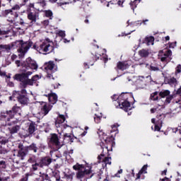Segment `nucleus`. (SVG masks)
<instances>
[{
	"instance_id": "nucleus-1",
	"label": "nucleus",
	"mask_w": 181,
	"mask_h": 181,
	"mask_svg": "<svg viewBox=\"0 0 181 181\" xmlns=\"http://www.w3.org/2000/svg\"><path fill=\"white\" fill-rule=\"evenodd\" d=\"M64 121H66V117H64V115L59 114L55 122V125L57 128H61V129H58V132H60V135H62V132H64V139H66L70 142V144H71V142H73V139H71V136L69 134H67V132H73V129L69 125L64 124L63 123Z\"/></svg>"
},
{
	"instance_id": "nucleus-2",
	"label": "nucleus",
	"mask_w": 181,
	"mask_h": 181,
	"mask_svg": "<svg viewBox=\"0 0 181 181\" xmlns=\"http://www.w3.org/2000/svg\"><path fill=\"white\" fill-rule=\"evenodd\" d=\"M32 74H33L32 71H28L21 74H16L14 78L15 80L21 81L23 84V87H26V86H33L34 84L38 86L37 81L40 80V76L35 75L33 76L31 79H29V76H32Z\"/></svg>"
},
{
	"instance_id": "nucleus-3",
	"label": "nucleus",
	"mask_w": 181,
	"mask_h": 181,
	"mask_svg": "<svg viewBox=\"0 0 181 181\" xmlns=\"http://www.w3.org/2000/svg\"><path fill=\"white\" fill-rule=\"evenodd\" d=\"M112 100L115 101L117 100V103H115L117 108H121V110H124L126 112L132 110L131 103L128 101L127 93H122L119 96L118 95H114Z\"/></svg>"
},
{
	"instance_id": "nucleus-4",
	"label": "nucleus",
	"mask_w": 181,
	"mask_h": 181,
	"mask_svg": "<svg viewBox=\"0 0 181 181\" xmlns=\"http://www.w3.org/2000/svg\"><path fill=\"white\" fill-rule=\"evenodd\" d=\"M18 114L21 115V107L14 106L12 110L6 111L1 114V121L7 122V125H11V124H16V119L15 115Z\"/></svg>"
},
{
	"instance_id": "nucleus-5",
	"label": "nucleus",
	"mask_w": 181,
	"mask_h": 181,
	"mask_svg": "<svg viewBox=\"0 0 181 181\" xmlns=\"http://www.w3.org/2000/svg\"><path fill=\"white\" fill-rule=\"evenodd\" d=\"M54 46L53 42L47 39L40 44V47L36 48V45H34V49H36L39 53H52L54 49Z\"/></svg>"
},
{
	"instance_id": "nucleus-6",
	"label": "nucleus",
	"mask_w": 181,
	"mask_h": 181,
	"mask_svg": "<svg viewBox=\"0 0 181 181\" xmlns=\"http://www.w3.org/2000/svg\"><path fill=\"white\" fill-rule=\"evenodd\" d=\"M73 169L74 170H78L76 173L77 179H83L86 175H90V173H91V167L88 166L86 168L82 164L76 163L73 166Z\"/></svg>"
},
{
	"instance_id": "nucleus-7",
	"label": "nucleus",
	"mask_w": 181,
	"mask_h": 181,
	"mask_svg": "<svg viewBox=\"0 0 181 181\" xmlns=\"http://www.w3.org/2000/svg\"><path fill=\"white\" fill-rule=\"evenodd\" d=\"M40 105L41 111L39 112L37 114L39 118H43L45 115H47L49 114V112L52 110V108H53V106L47 104V103L45 102L41 103Z\"/></svg>"
},
{
	"instance_id": "nucleus-8",
	"label": "nucleus",
	"mask_w": 181,
	"mask_h": 181,
	"mask_svg": "<svg viewBox=\"0 0 181 181\" xmlns=\"http://www.w3.org/2000/svg\"><path fill=\"white\" fill-rule=\"evenodd\" d=\"M16 43L19 45L18 56L19 57H23L30 46L28 42H23V41H17Z\"/></svg>"
},
{
	"instance_id": "nucleus-9",
	"label": "nucleus",
	"mask_w": 181,
	"mask_h": 181,
	"mask_svg": "<svg viewBox=\"0 0 181 181\" xmlns=\"http://www.w3.org/2000/svg\"><path fill=\"white\" fill-rule=\"evenodd\" d=\"M23 67H25L28 70L31 69V70H37V64L36 61L32 59V58L28 57L26 60L22 64Z\"/></svg>"
},
{
	"instance_id": "nucleus-10",
	"label": "nucleus",
	"mask_w": 181,
	"mask_h": 181,
	"mask_svg": "<svg viewBox=\"0 0 181 181\" xmlns=\"http://www.w3.org/2000/svg\"><path fill=\"white\" fill-rule=\"evenodd\" d=\"M20 9L21 6L16 4L11 8V10H5L4 12V16H5L6 18H18V16H19L18 13H13V11H19Z\"/></svg>"
},
{
	"instance_id": "nucleus-11",
	"label": "nucleus",
	"mask_w": 181,
	"mask_h": 181,
	"mask_svg": "<svg viewBox=\"0 0 181 181\" xmlns=\"http://www.w3.org/2000/svg\"><path fill=\"white\" fill-rule=\"evenodd\" d=\"M131 80L134 83L135 86H136L138 88H144L145 86V78L144 76L135 77Z\"/></svg>"
},
{
	"instance_id": "nucleus-12",
	"label": "nucleus",
	"mask_w": 181,
	"mask_h": 181,
	"mask_svg": "<svg viewBox=\"0 0 181 181\" xmlns=\"http://www.w3.org/2000/svg\"><path fill=\"white\" fill-rule=\"evenodd\" d=\"M50 163H52V159L47 157L42 159L40 163H35L33 165V168L34 170H37V166H40V168H43V166H47V165H50Z\"/></svg>"
},
{
	"instance_id": "nucleus-13",
	"label": "nucleus",
	"mask_w": 181,
	"mask_h": 181,
	"mask_svg": "<svg viewBox=\"0 0 181 181\" xmlns=\"http://www.w3.org/2000/svg\"><path fill=\"white\" fill-rule=\"evenodd\" d=\"M159 95L161 97V98H165V97H166L165 103L168 104L170 103V101H172L173 99V95H170V91L169 90H164L160 91L159 93Z\"/></svg>"
},
{
	"instance_id": "nucleus-14",
	"label": "nucleus",
	"mask_w": 181,
	"mask_h": 181,
	"mask_svg": "<svg viewBox=\"0 0 181 181\" xmlns=\"http://www.w3.org/2000/svg\"><path fill=\"white\" fill-rule=\"evenodd\" d=\"M172 55V51L168 49H164L161 51L159 52L158 53V57L160 59L162 62H166V59L169 57V56Z\"/></svg>"
},
{
	"instance_id": "nucleus-15",
	"label": "nucleus",
	"mask_w": 181,
	"mask_h": 181,
	"mask_svg": "<svg viewBox=\"0 0 181 181\" xmlns=\"http://www.w3.org/2000/svg\"><path fill=\"white\" fill-rule=\"evenodd\" d=\"M157 105H158L159 107H153L151 109V113L155 114V112H158L159 110H162V108H165V102L162 100V98H159L157 102Z\"/></svg>"
},
{
	"instance_id": "nucleus-16",
	"label": "nucleus",
	"mask_w": 181,
	"mask_h": 181,
	"mask_svg": "<svg viewBox=\"0 0 181 181\" xmlns=\"http://www.w3.org/2000/svg\"><path fill=\"white\" fill-rule=\"evenodd\" d=\"M45 69L48 74L47 77H49L50 78V77H52V74H50L49 73H52V71L54 69V63H53V62H49L45 64Z\"/></svg>"
},
{
	"instance_id": "nucleus-17",
	"label": "nucleus",
	"mask_w": 181,
	"mask_h": 181,
	"mask_svg": "<svg viewBox=\"0 0 181 181\" xmlns=\"http://www.w3.org/2000/svg\"><path fill=\"white\" fill-rule=\"evenodd\" d=\"M13 97H17L19 103L21 104H28V103H29V99L25 95L16 96V94H14Z\"/></svg>"
},
{
	"instance_id": "nucleus-18",
	"label": "nucleus",
	"mask_w": 181,
	"mask_h": 181,
	"mask_svg": "<svg viewBox=\"0 0 181 181\" xmlns=\"http://www.w3.org/2000/svg\"><path fill=\"white\" fill-rule=\"evenodd\" d=\"M28 18L29 19V21H31L32 23H35L36 22V21H37V19H39V15L35 13H29L28 14Z\"/></svg>"
},
{
	"instance_id": "nucleus-19",
	"label": "nucleus",
	"mask_w": 181,
	"mask_h": 181,
	"mask_svg": "<svg viewBox=\"0 0 181 181\" xmlns=\"http://www.w3.org/2000/svg\"><path fill=\"white\" fill-rule=\"evenodd\" d=\"M48 100L50 104H52V105L56 104V103H57V95H56L55 93L49 94L48 97Z\"/></svg>"
},
{
	"instance_id": "nucleus-20",
	"label": "nucleus",
	"mask_w": 181,
	"mask_h": 181,
	"mask_svg": "<svg viewBox=\"0 0 181 181\" xmlns=\"http://www.w3.org/2000/svg\"><path fill=\"white\" fill-rule=\"evenodd\" d=\"M10 134H17V132L21 129V126L19 125H15V126H11L8 128Z\"/></svg>"
},
{
	"instance_id": "nucleus-21",
	"label": "nucleus",
	"mask_w": 181,
	"mask_h": 181,
	"mask_svg": "<svg viewBox=\"0 0 181 181\" xmlns=\"http://www.w3.org/2000/svg\"><path fill=\"white\" fill-rule=\"evenodd\" d=\"M45 5H46V4L45 3V0H39L38 2L34 4V6H35L37 11H40V8H43Z\"/></svg>"
},
{
	"instance_id": "nucleus-22",
	"label": "nucleus",
	"mask_w": 181,
	"mask_h": 181,
	"mask_svg": "<svg viewBox=\"0 0 181 181\" xmlns=\"http://www.w3.org/2000/svg\"><path fill=\"white\" fill-rule=\"evenodd\" d=\"M51 142L54 144V145H56L57 146H60V142L59 141V137H57V135L56 134H52V136H51Z\"/></svg>"
},
{
	"instance_id": "nucleus-23",
	"label": "nucleus",
	"mask_w": 181,
	"mask_h": 181,
	"mask_svg": "<svg viewBox=\"0 0 181 181\" xmlns=\"http://www.w3.org/2000/svg\"><path fill=\"white\" fill-rule=\"evenodd\" d=\"M129 66L128 65V63L127 62H119L117 64V69L119 70H125L128 69Z\"/></svg>"
},
{
	"instance_id": "nucleus-24",
	"label": "nucleus",
	"mask_w": 181,
	"mask_h": 181,
	"mask_svg": "<svg viewBox=\"0 0 181 181\" xmlns=\"http://www.w3.org/2000/svg\"><path fill=\"white\" fill-rule=\"evenodd\" d=\"M148 169V165H144L139 173L137 174V179H140L141 175H144V173H147L146 170Z\"/></svg>"
},
{
	"instance_id": "nucleus-25",
	"label": "nucleus",
	"mask_w": 181,
	"mask_h": 181,
	"mask_svg": "<svg viewBox=\"0 0 181 181\" xmlns=\"http://www.w3.org/2000/svg\"><path fill=\"white\" fill-rule=\"evenodd\" d=\"M153 42H155V38H153V37H147L145 39L144 43H146L148 46H151V45H153Z\"/></svg>"
},
{
	"instance_id": "nucleus-26",
	"label": "nucleus",
	"mask_w": 181,
	"mask_h": 181,
	"mask_svg": "<svg viewBox=\"0 0 181 181\" xmlns=\"http://www.w3.org/2000/svg\"><path fill=\"white\" fill-rule=\"evenodd\" d=\"M87 134V132H84L82 129H77L75 134L76 136H84Z\"/></svg>"
},
{
	"instance_id": "nucleus-27",
	"label": "nucleus",
	"mask_w": 181,
	"mask_h": 181,
	"mask_svg": "<svg viewBox=\"0 0 181 181\" xmlns=\"http://www.w3.org/2000/svg\"><path fill=\"white\" fill-rule=\"evenodd\" d=\"M139 54L141 56V57H148L149 55V52L146 49H141L139 52Z\"/></svg>"
},
{
	"instance_id": "nucleus-28",
	"label": "nucleus",
	"mask_w": 181,
	"mask_h": 181,
	"mask_svg": "<svg viewBox=\"0 0 181 181\" xmlns=\"http://www.w3.org/2000/svg\"><path fill=\"white\" fill-rule=\"evenodd\" d=\"M141 2V0H134L130 2V6H132V9L136 8V5Z\"/></svg>"
},
{
	"instance_id": "nucleus-29",
	"label": "nucleus",
	"mask_w": 181,
	"mask_h": 181,
	"mask_svg": "<svg viewBox=\"0 0 181 181\" xmlns=\"http://www.w3.org/2000/svg\"><path fill=\"white\" fill-rule=\"evenodd\" d=\"M101 118H103V115H101V113L100 115H95V117H94V121L95 124H100V122H101Z\"/></svg>"
},
{
	"instance_id": "nucleus-30",
	"label": "nucleus",
	"mask_w": 181,
	"mask_h": 181,
	"mask_svg": "<svg viewBox=\"0 0 181 181\" xmlns=\"http://www.w3.org/2000/svg\"><path fill=\"white\" fill-rule=\"evenodd\" d=\"M168 84H170V86H176V84H177V81H176V78H171L168 80Z\"/></svg>"
},
{
	"instance_id": "nucleus-31",
	"label": "nucleus",
	"mask_w": 181,
	"mask_h": 181,
	"mask_svg": "<svg viewBox=\"0 0 181 181\" xmlns=\"http://www.w3.org/2000/svg\"><path fill=\"white\" fill-rule=\"evenodd\" d=\"M12 49L11 45H1L2 52H9Z\"/></svg>"
},
{
	"instance_id": "nucleus-32",
	"label": "nucleus",
	"mask_w": 181,
	"mask_h": 181,
	"mask_svg": "<svg viewBox=\"0 0 181 181\" xmlns=\"http://www.w3.org/2000/svg\"><path fill=\"white\" fill-rule=\"evenodd\" d=\"M151 100L153 101H156L158 100V92H155L151 95Z\"/></svg>"
},
{
	"instance_id": "nucleus-33",
	"label": "nucleus",
	"mask_w": 181,
	"mask_h": 181,
	"mask_svg": "<svg viewBox=\"0 0 181 181\" xmlns=\"http://www.w3.org/2000/svg\"><path fill=\"white\" fill-rule=\"evenodd\" d=\"M146 67H148V69H149L150 70H151V71H158V70H159V68H158L157 66H150L148 64H145Z\"/></svg>"
},
{
	"instance_id": "nucleus-34",
	"label": "nucleus",
	"mask_w": 181,
	"mask_h": 181,
	"mask_svg": "<svg viewBox=\"0 0 181 181\" xmlns=\"http://www.w3.org/2000/svg\"><path fill=\"white\" fill-rule=\"evenodd\" d=\"M56 35H59L61 37H66V32L63 30H58L55 32Z\"/></svg>"
},
{
	"instance_id": "nucleus-35",
	"label": "nucleus",
	"mask_w": 181,
	"mask_h": 181,
	"mask_svg": "<svg viewBox=\"0 0 181 181\" xmlns=\"http://www.w3.org/2000/svg\"><path fill=\"white\" fill-rule=\"evenodd\" d=\"M28 132L29 134H33L35 132V124H30L28 128Z\"/></svg>"
},
{
	"instance_id": "nucleus-36",
	"label": "nucleus",
	"mask_w": 181,
	"mask_h": 181,
	"mask_svg": "<svg viewBox=\"0 0 181 181\" xmlns=\"http://www.w3.org/2000/svg\"><path fill=\"white\" fill-rule=\"evenodd\" d=\"M103 162H105V165H111V158L106 157L104 158Z\"/></svg>"
},
{
	"instance_id": "nucleus-37",
	"label": "nucleus",
	"mask_w": 181,
	"mask_h": 181,
	"mask_svg": "<svg viewBox=\"0 0 181 181\" xmlns=\"http://www.w3.org/2000/svg\"><path fill=\"white\" fill-rule=\"evenodd\" d=\"M151 122H152V124H155L154 131H160V127H159V126H158V124H156V123H155V119H152Z\"/></svg>"
},
{
	"instance_id": "nucleus-38",
	"label": "nucleus",
	"mask_w": 181,
	"mask_h": 181,
	"mask_svg": "<svg viewBox=\"0 0 181 181\" xmlns=\"http://www.w3.org/2000/svg\"><path fill=\"white\" fill-rule=\"evenodd\" d=\"M52 16H53V13L52 12V11L50 10L45 11V16H47V18H52Z\"/></svg>"
},
{
	"instance_id": "nucleus-39",
	"label": "nucleus",
	"mask_w": 181,
	"mask_h": 181,
	"mask_svg": "<svg viewBox=\"0 0 181 181\" xmlns=\"http://www.w3.org/2000/svg\"><path fill=\"white\" fill-rule=\"evenodd\" d=\"M114 4H117V5L121 6L124 4L125 0H112Z\"/></svg>"
},
{
	"instance_id": "nucleus-40",
	"label": "nucleus",
	"mask_w": 181,
	"mask_h": 181,
	"mask_svg": "<svg viewBox=\"0 0 181 181\" xmlns=\"http://www.w3.org/2000/svg\"><path fill=\"white\" fill-rule=\"evenodd\" d=\"M121 173H122V169L119 170L117 173H116L115 175V177H121V176L119 175H121Z\"/></svg>"
},
{
	"instance_id": "nucleus-41",
	"label": "nucleus",
	"mask_w": 181,
	"mask_h": 181,
	"mask_svg": "<svg viewBox=\"0 0 181 181\" xmlns=\"http://www.w3.org/2000/svg\"><path fill=\"white\" fill-rule=\"evenodd\" d=\"M112 130L111 132H115L118 131V127H117V126L115 124H113V125H112Z\"/></svg>"
},
{
	"instance_id": "nucleus-42",
	"label": "nucleus",
	"mask_w": 181,
	"mask_h": 181,
	"mask_svg": "<svg viewBox=\"0 0 181 181\" xmlns=\"http://www.w3.org/2000/svg\"><path fill=\"white\" fill-rule=\"evenodd\" d=\"M18 155H19V156H25V155H26V153H25V151L23 150H21L18 151Z\"/></svg>"
},
{
	"instance_id": "nucleus-43",
	"label": "nucleus",
	"mask_w": 181,
	"mask_h": 181,
	"mask_svg": "<svg viewBox=\"0 0 181 181\" xmlns=\"http://www.w3.org/2000/svg\"><path fill=\"white\" fill-rule=\"evenodd\" d=\"M75 173H71L69 175H66V177H68V179H73V177L74 176Z\"/></svg>"
},
{
	"instance_id": "nucleus-44",
	"label": "nucleus",
	"mask_w": 181,
	"mask_h": 181,
	"mask_svg": "<svg viewBox=\"0 0 181 181\" xmlns=\"http://www.w3.org/2000/svg\"><path fill=\"white\" fill-rule=\"evenodd\" d=\"M132 25L133 26L138 27V26H141V25H142V23L134 22L132 23Z\"/></svg>"
},
{
	"instance_id": "nucleus-45",
	"label": "nucleus",
	"mask_w": 181,
	"mask_h": 181,
	"mask_svg": "<svg viewBox=\"0 0 181 181\" xmlns=\"http://www.w3.org/2000/svg\"><path fill=\"white\" fill-rule=\"evenodd\" d=\"M180 71H181V65H178L176 67V73H180Z\"/></svg>"
},
{
	"instance_id": "nucleus-46",
	"label": "nucleus",
	"mask_w": 181,
	"mask_h": 181,
	"mask_svg": "<svg viewBox=\"0 0 181 181\" xmlns=\"http://www.w3.org/2000/svg\"><path fill=\"white\" fill-rule=\"evenodd\" d=\"M58 5H59V6H62V5H69V2H60L58 3Z\"/></svg>"
},
{
	"instance_id": "nucleus-47",
	"label": "nucleus",
	"mask_w": 181,
	"mask_h": 181,
	"mask_svg": "<svg viewBox=\"0 0 181 181\" xmlns=\"http://www.w3.org/2000/svg\"><path fill=\"white\" fill-rule=\"evenodd\" d=\"M31 148L34 151V152H37L36 146L35 144H33L31 146Z\"/></svg>"
},
{
	"instance_id": "nucleus-48",
	"label": "nucleus",
	"mask_w": 181,
	"mask_h": 181,
	"mask_svg": "<svg viewBox=\"0 0 181 181\" xmlns=\"http://www.w3.org/2000/svg\"><path fill=\"white\" fill-rule=\"evenodd\" d=\"M43 25H45V26H47V25H49V21H47V20L44 21Z\"/></svg>"
},
{
	"instance_id": "nucleus-49",
	"label": "nucleus",
	"mask_w": 181,
	"mask_h": 181,
	"mask_svg": "<svg viewBox=\"0 0 181 181\" xmlns=\"http://www.w3.org/2000/svg\"><path fill=\"white\" fill-rule=\"evenodd\" d=\"M168 172L167 170H164L162 173H161V175L162 176H166V173Z\"/></svg>"
},
{
	"instance_id": "nucleus-50",
	"label": "nucleus",
	"mask_w": 181,
	"mask_h": 181,
	"mask_svg": "<svg viewBox=\"0 0 181 181\" xmlns=\"http://www.w3.org/2000/svg\"><path fill=\"white\" fill-rule=\"evenodd\" d=\"M63 40H64V43H70V40H68L66 38H64Z\"/></svg>"
},
{
	"instance_id": "nucleus-51",
	"label": "nucleus",
	"mask_w": 181,
	"mask_h": 181,
	"mask_svg": "<svg viewBox=\"0 0 181 181\" xmlns=\"http://www.w3.org/2000/svg\"><path fill=\"white\" fill-rule=\"evenodd\" d=\"M161 181H169V179L168 177H164L160 179Z\"/></svg>"
},
{
	"instance_id": "nucleus-52",
	"label": "nucleus",
	"mask_w": 181,
	"mask_h": 181,
	"mask_svg": "<svg viewBox=\"0 0 181 181\" xmlns=\"http://www.w3.org/2000/svg\"><path fill=\"white\" fill-rule=\"evenodd\" d=\"M16 64H17L18 67H19V66H21V62L20 61H16Z\"/></svg>"
},
{
	"instance_id": "nucleus-53",
	"label": "nucleus",
	"mask_w": 181,
	"mask_h": 181,
	"mask_svg": "<svg viewBox=\"0 0 181 181\" xmlns=\"http://www.w3.org/2000/svg\"><path fill=\"white\" fill-rule=\"evenodd\" d=\"M16 57H17V56L15 55V54H13V55L11 56V59H12L13 60H15V59H16Z\"/></svg>"
},
{
	"instance_id": "nucleus-54",
	"label": "nucleus",
	"mask_w": 181,
	"mask_h": 181,
	"mask_svg": "<svg viewBox=\"0 0 181 181\" xmlns=\"http://www.w3.org/2000/svg\"><path fill=\"white\" fill-rule=\"evenodd\" d=\"M49 2L54 4V2H57V0H49Z\"/></svg>"
},
{
	"instance_id": "nucleus-55",
	"label": "nucleus",
	"mask_w": 181,
	"mask_h": 181,
	"mask_svg": "<svg viewBox=\"0 0 181 181\" xmlns=\"http://www.w3.org/2000/svg\"><path fill=\"white\" fill-rule=\"evenodd\" d=\"M177 146L178 148H181V141H179Z\"/></svg>"
},
{
	"instance_id": "nucleus-56",
	"label": "nucleus",
	"mask_w": 181,
	"mask_h": 181,
	"mask_svg": "<svg viewBox=\"0 0 181 181\" xmlns=\"http://www.w3.org/2000/svg\"><path fill=\"white\" fill-rule=\"evenodd\" d=\"M165 40H170V37L169 36H166L165 37Z\"/></svg>"
},
{
	"instance_id": "nucleus-57",
	"label": "nucleus",
	"mask_w": 181,
	"mask_h": 181,
	"mask_svg": "<svg viewBox=\"0 0 181 181\" xmlns=\"http://www.w3.org/2000/svg\"><path fill=\"white\" fill-rule=\"evenodd\" d=\"M175 44H170V47H175Z\"/></svg>"
},
{
	"instance_id": "nucleus-58",
	"label": "nucleus",
	"mask_w": 181,
	"mask_h": 181,
	"mask_svg": "<svg viewBox=\"0 0 181 181\" xmlns=\"http://www.w3.org/2000/svg\"><path fill=\"white\" fill-rule=\"evenodd\" d=\"M24 136H29V134H24Z\"/></svg>"
},
{
	"instance_id": "nucleus-59",
	"label": "nucleus",
	"mask_w": 181,
	"mask_h": 181,
	"mask_svg": "<svg viewBox=\"0 0 181 181\" xmlns=\"http://www.w3.org/2000/svg\"><path fill=\"white\" fill-rule=\"evenodd\" d=\"M23 94H26V90H23Z\"/></svg>"
},
{
	"instance_id": "nucleus-60",
	"label": "nucleus",
	"mask_w": 181,
	"mask_h": 181,
	"mask_svg": "<svg viewBox=\"0 0 181 181\" xmlns=\"http://www.w3.org/2000/svg\"><path fill=\"white\" fill-rule=\"evenodd\" d=\"M110 5H111V2L108 3L107 6H110Z\"/></svg>"
},
{
	"instance_id": "nucleus-61",
	"label": "nucleus",
	"mask_w": 181,
	"mask_h": 181,
	"mask_svg": "<svg viewBox=\"0 0 181 181\" xmlns=\"http://www.w3.org/2000/svg\"><path fill=\"white\" fill-rule=\"evenodd\" d=\"M86 23H88V20L85 21Z\"/></svg>"
},
{
	"instance_id": "nucleus-62",
	"label": "nucleus",
	"mask_w": 181,
	"mask_h": 181,
	"mask_svg": "<svg viewBox=\"0 0 181 181\" xmlns=\"http://www.w3.org/2000/svg\"><path fill=\"white\" fill-rule=\"evenodd\" d=\"M148 20H146V21H144V23H145V22H148Z\"/></svg>"
},
{
	"instance_id": "nucleus-63",
	"label": "nucleus",
	"mask_w": 181,
	"mask_h": 181,
	"mask_svg": "<svg viewBox=\"0 0 181 181\" xmlns=\"http://www.w3.org/2000/svg\"><path fill=\"white\" fill-rule=\"evenodd\" d=\"M85 129H86V130L88 129V127H86Z\"/></svg>"
},
{
	"instance_id": "nucleus-64",
	"label": "nucleus",
	"mask_w": 181,
	"mask_h": 181,
	"mask_svg": "<svg viewBox=\"0 0 181 181\" xmlns=\"http://www.w3.org/2000/svg\"><path fill=\"white\" fill-rule=\"evenodd\" d=\"M11 86H13V83H11Z\"/></svg>"
}]
</instances>
